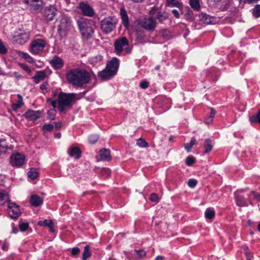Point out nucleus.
<instances>
[{
  "mask_svg": "<svg viewBox=\"0 0 260 260\" xmlns=\"http://www.w3.org/2000/svg\"><path fill=\"white\" fill-rule=\"evenodd\" d=\"M68 82L76 87L87 84L90 80L89 73L82 69L76 68L69 71L66 74Z\"/></svg>",
  "mask_w": 260,
  "mask_h": 260,
  "instance_id": "nucleus-1",
  "label": "nucleus"
},
{
  "mask_svg": "<svg viewBox=\"0 0 260 260\" xmlns=\"http://www.w3.org/2000/svg\"><path fill=\"white\" fill-rule=\"evenodd\" d=\"M77 23L83 38L88 40L92 37L94 32L93 27L95 25V22L93 20L80 17L77 19Z\"/></svg>",
  "mask_w": 260,
  "mask_h": 260,
  "instance_id": "nucleus-2",
  "label": "nucleus"
},
{
  "mask_svg": "<svg viewBox=\"0 0 260 260\" xmlns=\"http://www.w3.org/2000/svg\"><path fill=\"white\" fill-rule=\"evenodd\" d=\"M118 66V59L114 58L107 64L106 68L99 73V76L104 80L108 79L115 75Z\"/></svg>",
  "mask_w": 260,
  "mask_h": 260,
  "instance_id": "nucleus-3",
  "label": "nucleus"
},
{
  "mask_svg": "<svg viewBox=\"0 0 260 260\" xmlns=\"http://www.w3.org/2000/svg\"><path fill=\"white\" fill-rule=\"evenodd\" d=\"M75 98L74 93L60 92L58 95L57 101L58 109L61 112H64L66 109L72 106V102Z\"/></svg>",
  "mask_w": 260,
  "mask_h": 260,
  "instance_id": "nucleus-4",
  "label": "nucleus"
},
{
  "mask_svg": "<svg viewBox=\"0 0 260 260\" xmlns=\"http://www.w3.org/2000/svg\"><path fill=\"white\" fill-rule=\"evenodd\" d=\"M72 20L66 15H63L60 19V23L58 30L60 36L65 37L72 28Z\"/></svg>",
  "mask_w": 260,
  "mask_h": 260,
  "instance_id": "nucleus-5",
  "label": "nucleus"
},
{
  "mask_svg": "<svg viewBox=\"0 0 260 260\" xmlns=\"http://www.w3.org/2000/svg\"><path fill=\"white\" fill-rule=\"evenodd\" d=\"M139 23L145 29L152 31L155 29L157 22L155 18L150 16L140 20Z\"/></svg>",
  "mask_w": 260,
  "mask_h": 260,
  "instance_id": "nucleus-6",
  "label": "nucleus"
},
{
  "mask_svg": "<svg viewBox=\"0 0 260 260\" xmlns=\"http://www.w3.org/2000/svg\"><path fill=\"white\" fill-rule=\"evenodd\" d=\"M116 22L111 18H105L101 21V28L102 30L107 34L111 32L115 27Z\"/></svg>",
  "mask_w": 260,
  "mask_h": 260,
  "instance_id": "nucleus-7",
  "label": "nucleus"
},
{
  "mask_svg": "<svg viewBox=\"0 0 260 260\" xmlns=\"http://www.w3.org/2000/svg\"><path fill=\"white\" fill-rule=\"evenodd\" d=\"M46 45L45 41L43 39H36L30 44V51L32 54H37L42 51Z\"/></svg>",
  "mask_w": 260,
  "mask_h": 260,
  "instance_id": "nucleus-8",
  "label": "nucleus"
},
{
  "mask_svg": "<svg viewBox=\"0 0 260 260\" xmlns=\"http://www.w3.org/2000/svg\"><path fill=\"white\" fill-rule=\"evenodd\" d=\"M78 8H79L81 13L84 16L92 17L95 15L93 9L89 4L84 2L80 3Z\"/></svg>",
  "mask_w": 260,
  "mask_h": 260,
  "instance_id": "nucleus-9",
  "label": "nucleus"
},
{
  "mask_svg": "<svg viewBox=\"0 0 260 260\" xmlns=\"http://www.w3.org/2000/svg\"><path fill=\"white\" fill-rule=\"evenodd\" d=\"M8 212L10 217L12 219H17L21 214L19 206L13 202L9 203Z\"/></svg>",
  "mask_w": 260,
  "mask_h": 260,
  "instance_id": "nucleus-10",
  "label": "nucleus"
},
{
  "mask_svg": "<svg viewBox=\"0 0 260 260\" xmlns=\"http://www.w3.org/2000/svg\"><path fill=\"white\" fill-rule=\"evenodd\" d=\"M128 40L125 37L116 40L114 45L116 54H119L120 53L125 47L128 45Z\"/></svg>",
  "mask_w": 260,
  "mask_h": 260,
  "instance_id": "nucleus-11",
  "label": "nucleus"
},
{
  "mask_svg": "<svg viewBox=\"0 0 260 260\" xmlns=\"http://www.w3.org/2000/svg\"><path fill=\"white\" fill-rule=\"evenodd\" d=\"M10 159V163L12 166L19 167L23 164L25 156L20 153L14 154L11 156Z\"/></svg>",
  "mask_w": 260,
  "mask_h": 260,
  "instance_id": "nucleus-12",
  "label": "nucleus"
},
{
  "mask_svg": "<svg viewBox=\"0 0 260 260\" xmlns=\"http://www.w3.org/2000/svg\"><path fill=\"white\" fill-rule=\"evenodd\" d=\"M57 9L52 6L46 7L43 11V15L47 21H51L56 15Z\"/></svg>",
  "mask_w": 260,
  "mask_h": 260,
  "instance_id": "nucleus-13",
  "label": "nucleus"
},
{
  "mask_svg": "<svg viewBox=\"0 0 260 260\" xmlns=\"http://www.w3.org/2000/svg\"><path fill=\"white\" fill-rule=\"evenodd\" d=\"M97 156L98 161H109L111 159L110 151L108 149L103 148L99 151Z\"/></svg>",
  "mask_w": 260,
  "mask_h": 260,
  "instance_id": "nucleus-14",
  "label": "nucleus"
},
{
  "mask_svg": "<svg viewBox=\"0 0 260 260\" xmlns=\"http://www.w3.org/2000/svg\"><path fill=\"white\" fill-rule=\"evenodd\" d=\"M29 39V35L26 32L20 33L13 37V41L20 45L25 43Z\"/></svg>",
  "mask_w": 260,
  "mask_h": 260,
  "instance_id": "nucleus-15",
  "label": "nucleus"
},
{
  "mask_svg": "<svg viewBox=\"0 0 260 260\" xmlns=\"http://www.w3.org/2000/svg\"><path fill=\"white\" fill-rule=\"evenodd\" d=\"M40 114L39 111L29 110L25 113V116L29 120H36L40 117Z\"/></svg>",
  "mask_w": 260,
  "mask_h": 260,
  "instance_id": "nucleus-16",
  "label": "nucleus"
},
{
  "mask_svg": "<svg viewBox=\"0 0 260 260\" xmlns=\"http://www.w3.org/2000/svg\"><path fill=\"white\" fill-rule=\"evenodd\" d=\"M50 63L55 70L61 69L63 65V60L58 56H55L50 61Z\"/></svg>",
  "mask_w": 260,
  "mask_h": 260,
  "instance_id": "nucleus-17",
  "label": "nucleus"
},
{
  "mask_svg": "<svg viewBox=\"0 0 260 260\" xmlns=\"http://www.w3.org/2000/svg\"><path fill=\"white\" fill-rule=\"evenodd\" d=\"M43 200L38 195L33 194L30 196L29 202L34 207H38L43 204Z\"/></svg>",
  "mask_w": 260,
  "mask_h": 260,
  "instance_id": "nucleus-18",
  "label": "nucleus"
},
{
  "mask_svg": "<svg viewBox=\"0 0 260 260\" xmlns=\"http://www.w3.org/2000/svg\"><path fill=\"white\" fill-rule=\"evenodd\" d=\"M199 17L203 23L206 24H212L215 20V18L214 17H212L206 13H202L200 14Z\"/></svg>",
  "mask_w": 260,
  "mask_h": 260,
  "instance_id": "nucleus-19",
  "label": "nucleus"
},
{
  "mask_svg": "<svg viewBox=\"0 0 260 260\" xmlns=\"http://www.w3.org/2000/svg\"><path fill=\"white\" fill-rule=\"evenodd\" d=\"M68 153L71 157H74L76 159H78L81 156V150L78 147H75L69 149Z\"/></svg>",
  "mask_w": 260,
  "mask_h": 260,
  "instance_id": "nucleus-20",
  "label": "nucleus"
},
{
  "mask_svg": "<svg viewBox=\"0 0 260 260\" xmlns=\"http://www.w3.org/2000/svg\"><path fill=\"white\" fill-rule=\"evenodd\" d=\"M120 14L123 25L127 28L129 26V20L125 10L124 8H121Z\"/></svg>",
  "mask_w": 260,
  "mask_h": 260,
  "instance_id": "nucleus-21",
  "label": "nucleus"
},
{
  "mask_svg": "<svg viewBox=\"0 0 260 260\" xmlns=\"http://www.w3.org/2000/svg\"><path fill=\"white\" fill-rule=\"evenodd\" d=\"M46 77V73L43 71H40L37 72L36 74L32 77V79L36 83H39L40 81L44 80Z\"/></svg>",
  "mask_w": 260,
  "mask_h": 260,
  "instance_id": "nucleus-22",
  "label": "nucleus"
},
{
  "mask_svg": "<svg viewBox=\"0 0 260 260\" xmlns=\"http://www.w3.org/2000/svg\"><path fill=\"white\" fill-rule=\"evenodd\" d=\"M204 153H209L213 148V143L209 139H206L204 144Z\"/></svg>",
  "mask_w": 260,
  "mask_h": 260,
  "instance_id": "nucleus-23",
  "label": "nucleus"
},
{
  "mask_svg": "<svg viewBox=\"0 0 260 260\" xmlns=\"http://www.w3.org/2000/svg\"><path fill=\"white\" fill-rule=\"evenodd\" d=\"M9 201L10 198L8 192L4 190H0V202H3L0 203V205H3L5 202Z\"/></svg>",
  "mask_w": 260,
  "mask_h": 260,
  "instance_id": "nucleus-24",
  "label": "nucleus"
},
{
  "mask_svg": "<svg viewBox=\"0 0 260 260\" xmlns=\"http://www.w3.org/2000/svg\"><path fill=\"white\" fill-rule=\"evenodd\" d=\"M189 5L194 10L198 11L200 9L199 0H189Z\"/></svg>",
  "mask_w": 260,
  "mask_h": 260,
  "instance_id": "nucleus-25",
  "label": "nucleus"
},
{
  "mask_svg": "<svg viewBox=\"0 0 260 260\" xmlns=\"http://www.w3.org/2000/svg\"><path fill=\"white\" fill-rule=\"evenodd\" d=\"M235 194L237 205L240 207H242L244 205V200L242 196H240L238 191Z\"/></svg>",
  "mask_w": 260,
  "mask_h": 260,
  "instance_id": "nucleus-26",
  "label": "nucleus"
},
{
  "mask_svg": "<svg viewBox=\"0 0 260 260\" xmlns=\"http://www.w3.org/2000/svg\"><path fill=\"white\" fill-rule=\"evenodd\" d=\"M91 256V252L88 245L86 246L84 248V252L83 253L82 259L86 260Z\"/></svg>",
  "mask_w": 260,
  "mask_h": 260,
  "instance_id": "nucleus-27",
  "label": "nucleus"
},
{
  "mask_svg": "<svg viewBox=\"0 0 260 260\" xmlns=\"http://www.w3.org/2000/svg\"><path fill=\"white\" fill-rule=\"evenodd\" d=\"M32 9L36 11H40L42 8L43 2L42 0L38 1V2H35L30 4Z\"/></svg>",
  "mask_w": 260,
  "mask_h": 260,
  "instance_id": "nucleus-28",
  "label": "nucleus"
},
{
  "mask_svg": "<svg viewBox=\"0 0 260 260\" xmlns=\"http://www.w3.org/2000/svg\"><path fill=\"white\" fill-rule=\"evenodd\" d=\"M249 121L251 123H258L260 124V110L256 114L249 118Z\"/></svg>",
  "mask_w": 260,
  "mask_h": 260,
  "instance_id": "nucleus-29",
  "label": "nucleus"
},
{
  "mask_svg": "<svg viewBox=\"0 0 260 260\" xmlns=\"http://www.w3.org/2000/svg\"><path fill=\"white\" fill-rule=\"evenodd\" d=\"M27 176L32 180H35L38 177V172L34 169H31L27 173Z\"/></svg>",
  "mask_w": 260,
  "mask_h": 260,
  "instance_id": "nucleus-30",
  "label": "nucleus"
},
{
  "mask_svg": "<svg viewBox=\"0 0 260 260\" xmlns=\"http://www.w3.org/2000/svg\"><path fill=\"white\" fill-rule=\"evenodd\" d=\"M205 216L207 219H213L215 216V212L213 210L208 208L205 212Z\"/></svg>",
  "mask_w": 260,
  "mask_h": 260,
  "instance_id": "nucleus-31",
  "label": "nucleus"
},
{
  "mask_svg": "<svg viewBox=\"0 0 260 260\" xmlns=\"http://www.w3.org/2000/svg\"><path fill=\"white\" fill-rule=\"evenodd\" d=\"M197 143V141L195 139L192 138L190 143L184 144L185 149L187 152H190L192 146L195 145Z\"/></svg>",
  "mask_w": 260,
  "mask_h": 260,
  "instance_id": "nucleus-32",
  "label": "nucleus"
},
{
  "mask_svg": "<svg viewBox=\"0 0 260 260\" xmlns=\"http://www.w3.org/2000/svg\"><path fill=\"white\" fill-rule=\"evenodd\" d=\"M137 145L142 148H147L149 147L148 143L142 138H139L137 140Z\"/></svg>",
  "mask_w": 260,
  "mask_h": 260,
  "instance_id": "nucleus-33",
  "label": "nucleus"
},
{
  "mask_svg": "<svg viewBox=\"0 0 260 260\" xmlns=\"http://www.w3.org/2000/svg\"><path fill=\"white\" fill-rule=\"evenodd\" d=\"M252 15L255 18L260 17V5H256L252 9Z\"/></svg>",
  "mask_w": 260,
  "mask_h": 260,
  "instance_id": "nucleus-34",
  "label": "nucleus"
},
{
  "mask_svg": "<svg viewBox=\"0 0 260 260\" xmlns=\"http://www.w3.org/2000/svg\"><path fill=\"white\" fill-rule=\"evenodd\" d=\"M53 223L52 220L46 219L44 221H40L38 222V225L40 226H45L47 227L51 226Z\"/></svg>",
  "mask_w": 260,
  "mask_h": 260,
  "instance_id": "nucleus-35",
  "label": "nucleus"
},
{
  "mask_svg": "<svg viewBox=\"0 0 260 260\" xmlns=\"http://www.w3.org/2000/svg\"><path fill=\"white\" fill-rule=\"evenodd\" d=\"M168 2L169 4L178 8L182 7V4L178 0H168Z\"/></svg>",
  "mask_w": 260,
  "mask_h": 260,
  "instance_id": "nucleus-36",
  "label": "nucleus"
},
{
  "mask_svg": "<svg viewBox=\"0 0 260 260\" xmlns=\"http://www.w3.org/2000/svg\"><path fill=\"white\" fill-rule=\"evenodd\" d=\"M167 15L166 14H162L159 12L157 13L156 15V18L159 20L160 22H162L167 18Z\"/></svg>",
  "mask_w": 260,
  "mask_h": 260,
  "instance_id": "nucleus-37",
  "label": "nucleus"
},
{
  "mask_svg": "<svg viewBox=\"0 0 260 260\" xmlns=\"http://www.w3.org/2000/svg\"><path fill=\"white\" fill-rule=\"evenodd\" d=\"M149 199L151 202L155 203H158L159 201L158 196L155 193H153L150 194Z\"/></svg>",
  "mask_w": 260,
  "mask_h": 260,
  "instance_id": "nucleus-38",
  "label": "nucleus"
},
{
  "mask_svg": "<svg viewBox=\"0 0 260 260\" xmlns=\"http://www.w3.org/2000/svg\"><path fill=\"white\" fill-rule=\"evenodd\" d=\"M102 175L105 177H108L111 174V171L109 168H103L101 170Z\"/></svg>",
  "mask_w": 260,
  "mask_h": 260,
  "instance_id": "nucleus-39",
  "label": "nucleus"
},
{
  "mask_svg": "<svg viewBox=\"0 0 260 260\" xmlns=\"http://www.w3.org/2000/svg\"><path fill=\"white\" fill-rule=\"evenodd\" d=\"M99 139V137L98 135H92L89 136V142L91 144H94L98 141Z\"/></svg>",
  "mask_w": 260,
  "mask_h": 260,
  "instance_id": "nucleus-40",
  "label": "nucleus"
},
{
  "mask_svg": "<svg viewBox=\"0 0 260 260\" xmlns=\"http://www.w3.org/2000/svg\"><path fill=\"white\" fill-rule=\"evenodd\" d=\"M196 161V158L193 156H188L186 159V164L190 166L194 164Z\"/></svg>",
  "mask_w": 260,
  "mask_h": 260,
  "instance_id": "nucleus-41",
  "label": "nucleus"
},
{
  "mask_svg": "<svg viewBox=\"0 0 260 260\" xmlns=\"http://www.w3.org/2000/svg\"><path fill=\"white\" fill-rule=\"evenodd\" d=\"M29 227L28 223L27 222L20 223L19 224V228L21 231H25Z\"/></svg>",
  "mask_w": 260,
  "mask_h": 260,
  "instance_id": "nucleus-42",
  "label": "nucleus"
},
{
  "mask_svg": "<svg viewBox=\"0 0 260 260\" xmlns=\"http://www.w3.org/2000/svg\"><path fill=\"white\" fill-rule=\"evenodd\" d=\"M23 105V102L17 101L16 103H13L12 105V109L14 111H17V110L20 108Z\"/></svg>",
  "mask_w": 260,
  "mask_h": 260,
  "instance_id": "nucleus-43",
  "label": "nucleus"
},
{
  "mask_svg": "<svg viewBox=\"0 0 260 260\" xmlns=\"http://www.w3.org/2000/svg\"><path fill=\"white\" fill-rule=\"evenodd\" d=\"M103 59V56L101 55H98L91 58L92 63H97L100 62Z\"/></svg>",
  "mask_w": 260,
  "mask_h": 260,
  "instance_id": "nucleus-44",
  "label": "nucleus"
},
{
  "mask_svg": "<svg viewBox=\"0 0 260 260\" xmlns=\"http://www.w3.org/2000/svg\"><path fill=\"white\" fill-rule=\"evenodd\" d=\"M134 251L139 255L140 258H143L146 256V252L143 249H135Z\"/></svg>",
  "mask_w": 260,
  "mask_h": 260,
  "instance_id": "nucleus-45",
  "label": "nucleus"
},
{
  "mask_svg": "<svg viewBox=\"0 0 260 260\" xmlns=\"http://www.w3.org/2000/svg\"><path fill=\"white\" fill-rule=\"evenodd\" d=\"M4 141L0 142V153H5L8 149V146L4 144Z\"/></svg>",
  "mask_w": 260,
  "mask_h": 260,
  "instance_id": "nucleus-46",
  "label": "nucleus"
},
{
  "mask_svg": "<svg viewBox=\"0 0 260 260\" xmlns=\"http://www.w3.org/2000/svg\"><path fill=\"white\" fill-rule=\"evenodd\" d=\"M245 254L246 255L247 260H251L253 258V255L249 251L248 247L245 246Z\"/></svg>",
  "mask_w": 260,
  "mask_h": 260,
  "instance_id": "nucleus-47",
  "label": "nucleus"
},
{
  "mask_svg": "<svg viewBox=\"0 0 260 260\" xmlns=\"http://www.w3.org/2000/svg\"><path fill=\"white\" fill-rule=\"evenodd\" d=\"M7 52V49L0 40V53L5 54Z\"/></svg>",
  "mask_w": 260,
  "mask_h": 260,
  "instance_id": "nucleus-48",
  "label": "nucleus"
},
{
  "mask_svg": "<svg viewBox=\"0 0 260 260\" xmlns=\"http://www.w3.org/2000/svg\"><path fill=\"white\" fill-rule=\"evenodd\" d=\"M53 125L52 124H45L43 126V129L44 131L51 132L53 128Z\"/></svg>",
  "mask_w": 260,
  "mask_h": 260,
  "instance_id": "nucleus-49",
  "label": "nucleus"
},
{
  "mask_svg": "<svg viewBox=\"0 0 260 260\" xmlns=\"http://www.w3.org/2000/svg\"><path fill=\"white\" fill-rule=\"evenodd\" d=\"M55 110H50L48 112V118L50 119L53 120L55 118Z\"/></svg>",
  "mask_w": 260,
  "mask_h": 260,
  "instance_id": "nucleus-50",
  "label": "nucleus"
},
{
  "mask_svg": "<svg viewBox=\"0 0 260 260\" xmlns=\"http://www.w3.org/2000/svg\"><path fill=\"white\" fill-rule=\"evenodd\" d=\"M197 184V181L195 179H189L187 183L188 185L191 188L194 187Z\"/></svg>",
  "mask_w": 260,
  "mask_h": 260,
  "instance_id": "nucleus-51",
  "label": "nucleus"
},
{
  "mask_svg": "<svg viewBox=\"0 0 260 260\" xmlns=\"http://www.w3.org/2000/svg\"><path fill=\"white\" fill-rule=\"evenodd\" d=\"M22 57L29 62H32L33 61L32 58L27 53H22Z\"/></svg>",
  "mask_w": 260,
  "mask_h": 260,
  "instance_id": "nucleus-52",
  "label": "nucleus"
},
{
  "mask_svg": "<svg viewBox=\"0 0 260 260\" xmlns=\"http://www.w3.org/2000/svg\"><path fill=\"white\" fill-rule=\"evenodd\" d=\"M47 103H50L51 105H52L53 107V109L55 110V109L56 107V100H52L50 99H47Z\"/></svg>",
  "mask_w": 260,
  "mask_h": 260,
  "instance_id": "nucleus-53",
  "label": "nucleus"
},
{
  "mask_svg": "<svg viewBox=\"0 0 260 260\" xmlns=\"http://www.w3.org/2000/svg\"><path fill=\"white\" fill-rule=\"evenodd\" d=\"M162 36L166 39H169L170 38V31L167 30H164L162 32Z\"/></svg>",
  "mask_w": 260,
  "mask_h": 260,
  "instance_id": "nucleus-54",
  "label": "nucleus"
},
{
  "mask_svg": "<svg viewBox=\"0 0 260 260\" xmlns=\"http://www.w3.org/2000/svg\"><path fill=\"white\" fill-rule=\"evenodd\" d=\"M80 250L78 247H74L71 250V254L73 256H75L78 254Z\"/></svg>",
  "mask_w": 260,
  "mask_h": 260,
  "instance_id": "nucleus-55",
  "label": "nucleus"
},
{
  "mask_svg": "<svg viewBox=\"0 0 260 260\" xmlns=\"http://www.w3.org/2000/svg\"><path fill=\"white\" fill-rule=\"evenodd\" d=\"M149 83L146 81H143L140 83V87L143 89H146L148 87Z\"/></svg>",
  "mask_w": 260,
  "mask_h": 260,
  "instance_id": "nucleus-56",
  "label": "nucleus"
},
{
  "mask_svg": "<svg viewBox=\"0 0 260 260\" xmlns=\"http://www.w3.org/2000/svg\"><path fill=\"white\" fill-rule=\"evenodd\" d=\"M21 67L25 71H26L28 73L31 72L30 69H29V67L27 64H21Z\"/></svg>",
  "mask_w": 260,
  "mask_h": 260,
  "instance_id": "nucleus-57",
  "label": "nucleus"
},
{
  "mask_svg": "<svg viewBox=\"0 0 260 260\" xmlns=\"http://www.w3.org/2000/svg\"><path fill=\"white\" fill-rule=\"evenodd\" d=\"M251 194L252 195L256 200H257V201H260V194H258L257 192H255L254 191H252L251 193Z\"/></svg>",
  "mask_w": 260,
  "mask_h": 260,
  "instance_id": "nucleus-58",
  "label": "nucleus"
},
{
  "mask_svg": "<svg viewBox=\"0 0 260 260\" xmlns=\"http://www.w3.org/2000/svg\"><path fill=\"white\" fill-rule=\"evenodd\" d=\"M172 14L174 15L175 17L177 18H179L180 17V14L178 10L176 9H174L172 11Z\"/></svg>",
  "mask_w": 260,
  "mask_h": 260,
  "instance_id": "nucleus-59",
  "label": "nucleus"
},
{
  "mask_svg": "<svg viewBox=\"0 0 260 260\" xmlns=\"http://www.w3.org/2000/svg\"><path fill=\"white\" fill-rule=\"evenodd\" d=\"M210 110H211V111H210V115H209V117L213 119L215 116L216 111L212 108H211Z\"/></svg>",
  "mask_w": 260,
  "mask_h": 260,
  "instance_id": "nucleus-60",
  "label": "nucleus"
},
{
  "mask_svg": "<svg viewBox=\"0 0 260 260\" xmlns=\"http://www.w3.org/2000/svg\"><path fill=\"white\" fill-rule=\"evenodd\" d=\"M12 232L14 233V234H16L18 231V229L17 228V227H16L15 226V224L14 223H12Z\"/></svg>",
  "mask_w": 260,
  "mask_h": 260,
  "instance_id": "nucleus-61",
  "label": "nucleus"
},
{
  "mask_svg": "<svg viewBox=\"0 0 260 260\" xmlns=\"http://www.w3.org/2000/svg\"><path fill=\"white\" fill-rule=\"evenodd\" d=\"M212 120H213V119H212L210 117H208V118H206V119L205 120V122L207 124H209L212 123Z\"/></svg>",
  "mask_w": 260,
  "mask_h": 260,
  "instance_id": "nucleus-62",
  "label": "nucleus"
},
{
  "mask_svg": "<svg viewBox=\"0 0 260 260\" xmlns=\"http://www.w3.org/2000/svg\"><path fill=\"white\" fill-rule=\"evenodd\" d=\"M47 85V82H44L41 86L40 88L42 90L46 89V86Z\"/></svg>",
  "mask_w": 260,
  "mask_h": 260,
  "instance_id": "nucleus-63",
  "label": "nucleus"
},
{
  "mask_svg": "<svg viewBox=\"0 0 260 260\" xmlns=\"http://www.w3.org/2000/svg\"><path fill=\"white\" fill-rule=\"evenodd\" d=\"M137 34L138 35H139L141 38H143L144 36V35L143 34V32L141 31V30H138V29L137 30Z\"/></svg>",
  "mask_w": 260,
  "mask_h": 260,
  "instance_id": "nucleus-64",
  "label": "nucleus"
}]
</instances>
